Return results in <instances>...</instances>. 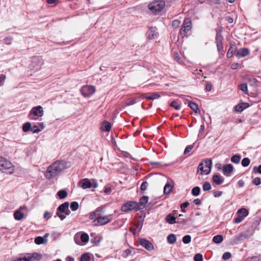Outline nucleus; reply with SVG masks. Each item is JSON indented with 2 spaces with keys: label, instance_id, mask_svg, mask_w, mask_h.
I'll return each instance as SVG.
<instances>
[{
  "label": "nucleus",
  "instance_id": "49530a36",
  "mask_svg": "<svg viewBox=\"0 0 261 261\" xmlns=\"http://www.w3.org/2000/svg\"><path fill=\"white\" fill-rule=\"evenodd\" d=\"M137 102L136 99L135 98H131L128 99V100L125 103L126 106H130L135 104Z\"/></svg>",
  "mask_w": 261,
  "mask_h": 261
},
{
  "label": "nucleus",
  "instance_id": "4d7b16f0",
  "mask_svg": "<svg viewBox=\"0 0 261 261\" xmlns=\"http://www.w3.org/2000/svg\"><path fill=\"white\" fill-rule=\"evenodd\" d=\"M243 217H242V216L238 215V216L234 218V222L236 223H239L241 222L243 220Z\"/></svg>",
  "mask_w": 261,
  "mask_h": 261
},
{
  "label": "nucleus",
  "instance_id": "412c9836",
  "mask_svg": "<svg viewBox=\"0 0 261 261\" xmlns=\"http://www.w3.org/2000/svg\"><path fill=\"white\" fill-rule=\"evenodd\" d=\"M249 104L246 102L242 103L235 107V110L237 112H242L244 109L248 108Z\"/></svg>",
  "mask_w": 261,
  "mask_h": 261
},
{
  "label": "nucleus",
  "instance_id": "a18cd8bd",
  "mask_svg": "<svg viewBox=\"0 0 261 261\" xmlns=\"http://www.w3.org/2000/svg\"><path fill=\"white\" fill-rule=\"evenodd\" d=\"M182 242L184 244H187L191 241V237L190 235H186L182 238Z\"/></svg>",
  "mask_w": 261,
  "mask_h": 261
},
{
  "label": "nucleus",
  "instance_id": "7ed1b4c3",
  "mask_svg": "<svg viewBox=\"0 0 261 261\" xmlns=\"http://www.w3.org/2000/svg\"><path fill=\"white\" fill-rule=\"evenodd\" d=\"M113 216V214H109L106 216L100 215L93 221V225L96 226L106 225L112 220Z\"/></svg>",
  "mask_w": 261,
  "mask_h": 261
},
{
  "label": "nucleus",
  "instance_id": "7c9ffc66",
  "mask_svg": "<svg viewBox=\"0 0 261 261\" xmlns=\"http://www.w3.org/2000/svg\"><path fill=\"white\" fill-rule=\"evenodd\" d=\"M172 190V187L169 184H166L164 188V193L165 194H169Z\"/></svg>",
  "mask_w": 261,
  "mask_h": 261
},
{
  "label": "nucleus",
  "instance_id": "09e8293b",
  "mask_svg": "<svg viewBox=\"0 0 261 261\" xmlns=\"http://www.w3.org/2000/svg\"><path fill=\"white\" fill-rule=\"evenodd\" d=\"M31 130L33 133H38L41 131V129H40L38 125H34L31 127Z\"/></svg>",
  "mask_w": 261,
  "mask_h": 261
},
{
  "label": "nucleus",
  "instance_id": "603ef678",
  "mask_svg": "<svg viewBox=\"0 0 261 261\" xmlns=\"http://www.w3.org/2000/svg\"><path fill=\"white\" fill-rule=\"evenodd\" d=\"M252 184L256 186H258L261 184V179L259 177H255L252 180Z\"/></svg>",
  "mask_w": 261,
  "mask_h": 261
},
{
  "label": "nucleus",
  "instance_id": "37998d69",
  "mask_svg": "<svg viewBox=\"0 0 261 261\" xmlns=\"http://www.w3.org/2000/svg\"><path fill=\"white\" fill-rule=\"evenodd\" d=\"M79 207V203L76 201H73L70 203V208L73 211H76Z\"/></svg>",
  "mask_w": 261,
  "mask_h": 261
},
{
  "label": "nucleus",
  "instance_id": "6e6d98bb",
  "mask_svg": "<svg viewBox=\"0 0 261 261\" xmlns=\"http://www.w3.org/2000/svg\"><path fill=\"white\" fill-rule=\"evenodd\" d=\"M194 147V145H188L186 147L184 151V154H187L190 152Z\"/></svg>",
  "mask_w": 261,
  "mask_h": 261
},
{
  "label": "nucleus",
  "instance_id": "473e14b6",
  "mask_svg": "<svg viewBox=\"0 0 261 261\" xmlns=\"http://www.w3.org/2000/svg\"><path fill=\"white\" fill-rule=\"evenodd\" d=\"M80 239L83 243H86L88 242L89 237L88 234L83 232L81 234L80 236Z\"/></svg>",
  "mask_w": 261,
  "mask_h": 261
},
{
  "label": "nucleus",
  "instance_id": "052dcab7",
  "mask_svg": "<svg viewBox=\"0 0 261 261\" xmlns=\"http://www.w3.org/2000/svg\"><path fill=\"white\" fill-rule=\"evenodd\" d=\"M223 192L219 191H213V194L215 197H219L222 196Z\"/></svg>",
  "mask_w": 261,
  "mask_h": 261
},
{
  "label": "nucleus",
  "instance_id": "bb28decb",
  "mask_svg": "<svg viewBox=\"0 0 261 261\" xmlns=\"http://www.w3.org/2000/svg\"><path fill=\"white\" fill-rule=\"evenodd\" d=\"M59 199H63L67 196V192L65 190H61L59 191L57 194Z\"/></svg>",
  "mask_w": 261,
  "mask_h": 261
},
{
  "label": "nucleus",
  "instance_id": "393cba45",
  "mask_svg": "<svg viewBox=\"0 0 261 261\" xmlns=\"http://www.w3.org/2000/svg\"><path fill=\"white\" fill-rule=\"evenodd\" d=\"M111 124L108 121H104L101 125V129L104 132H109L111 128Z\"/></svg>",
  "mask_w": 261,
  "mask_h": 261
},
{
  "label": "nucleus",
  "instance_id": "9b49d317",
  "mask_svg": "<svg viewBox=\"0 0 261 261\" xmlns=\"http://www.w3.org/2000/svg\"><path fill=\"white\" fill-rule=\"evenodd\" d=\"M95 91V87L92 86H85L81 89V92L85 97H89L93 94Z\"/></svg>",
  "mask_w": 261,
  "mask_h": 261
},
{
  "label": "nucleus",
  "instance_id": "c9c22d12",
  "mask_svg": "<svg viewBox=\"0 0 261 261\" xmlns=\"http://www.w3.org/2000/svg\"><path fill=\"white\" fill-rule=\"evenodd\" d=\"M241 160V156L238 154L233 155L231 158V161L235 164L239 163Z\"/></svg>",
  "mask_w": 261,
  "mask_h": 261
},
{
  "label": "nucleus",
  "instance_id": "0eeeda50",
  "mask_svg": "<svg viewBox=\"0 0 261 261\" xmlns=\"http://www.w3.org/2000/svg\"><path fill=\"white\" fill-rule=\"evenodd\" d=\"M79 185L83 189H86L90 188H96L98 184L95 179H92L91 181L88 178H84L79 182Z\"/></svg>",
  "mask_w": 261,
  "mask_h": 261
},
{
  "label": "nucleus",
  "instance_id": "a878e982",
  "mask_svg": "<svg viewBox=\"0 0 261 261\" xmlns=\"http://www.w3.org/2000/svg\"><path fill=\"white\" fill-rule=\"evenodd\" d=\"M14 217L16 220H21L24 218V215L23 213L17 210L15 212L14 214Z\"/></svg>",
  "mask_w": 261,
  "mask_h": 261
},
{
  "label": "nucleus",
  "instance_id": "338daca9",
  "mask_svg": "<svg viewBox=\"0 0 261 261\" xmlns=\"http://www.w3.org/2000/svg\"><path fill=\"white\" fill-rule=\"evenodd\" d=\"M12 38L7 37L5 39V43L7 44H10L11 43Z\"/></svg>",
  "mask_w": 261,
  "mask_h": 261
},
{
  "label": "nucleus",
  "instance_id": "f03ea898",
  "mask_svg": "<svg viewBox=\"0 0 261 261\" xmlns=\"http://www.w3.org/2000/svg\"><path fill=\"white\" fill-rule=\"evenodd\" d=\"M212 166V162L211 159H206L202 161L198 165V172H200L201 175L208 174Z\"/></svg>",
  "mask_w": 261,
  "mask_h": 261
},
{
  "label": "nucleus",
  "instance_id": "9d476101",
  "mask_svg": "<svg viewBox=\"0 0 261 261\" xmlns=\"http://www.w3.org/2000/svg\"><path fill=\"white\" fill-rule=\"evenodd\" d=\"M191 29V21L189 18L184 20L181 29L180 30V34L182 37L186 36L187 33Z\"/></svg>",
  "mask_w": 261,
  "mask_h": 261
},
{
  "label": "nucleus",
  "instance_id": "423d86ee",
  "mask_svg": "<svg viewBox=\"0 0 261 261\" xmlns=\"http://www.w3.org/2000/svg\"><path fill=\"white\" fill-rule=\"evenodd\" d=\"M165 6L164 1H154L148 5V9L153 13L161 11Z\"/></svg>",
  "mask_w": 261,
  "mask_h": 261
},
{
  "label": "nucleus",
  "instance_id": "c03bdc74",
  "mask_svg": "<svg viewBox=\"0 0 261 261\" xmlns=\"http://www.w3.org/2000/svg\"><path fill=\"white\" fill-rule=\"evenodd\" d=\"M250 159L248 158H245L242 160L241 164L243 167H247L250 164Z\"/></svg>",
  "mask_w": 261,
  "mask_h": 261
},
{
  "label": "nucleus",
  "instance_id": "4468645a",
  "mask_svg": "<svg viewBox=\"0 0 261 261\" xmlns=\"http://www.w3.org/2000/svg\"><path fill=\"white\" fill-rule=\"evenodd\" d=\"M140 243L142 247L148 251L153 249V246L152 243L145 239H140Z\"/></svg>",
  "mask_w": 261,
  "mask_h": 261
},
{
  "label": "nucleus",
  "instance_id": "5701e85b",
  "mask_svg": "<svg viewBox=\"0 0 261 261\" xmlns=\"http://www.w3.org/2000/svg\"><path fill=\"white\" fill-rule=\"evenodd\" d=\"M236 48L234 44H231L230 47L227 53L226 56L227 58H231L233 54L236 52Z\"/></svg>",
  "mask_w": 261,
  "mask_h": 261
},
{
  "label": "nucleus",
  "instance_id": "2eb2a0df",
  "mask_svg": "<svg viewBox=\"0 0 261 261\" xmlns=\"http://www.w3.org/2000/svg\"><path fill=\"white\" fill-rule=\"evenodd\" d=\"M223 37L220 32L217 33L216 37V43L217 44L218 50L221 51L223 50V47L222 44Z\"/></svg>",
  "mask_w": 261,
  "mask_h": 261
},
{
  "label": "nucleus",
  "instance_id": "79ce46f5",
  "mask_svg": "<svg viewBox=\"0 0 261 261\" xmlns=\"http://www.w3.org/2000/svg\"><path fill=\"white\" fill-rule=\"evenodd\" d=\"M212 186L208 181L205 182L202 186V189L204 191H209L211 189Z\"/></svg>",
  "mask_w": 261,
  "mask_h": 261
},
{
  "label": "nucleus",
  "instance_id": "f704fd0d",
  "mask_svg": "<svg viewBox=\"0 0 261 261\" xmlns=\"http://www.w3.org/2000/svg\"><path fill=\"white\" fill-rule=\"evenodd\" d=\"M148 38L149 39H152L155 38V31L152 28H150L149 31L147 33Z\"/></svg>",
  "mask_w": 261,
  "mask_h": 261
},
{
  "label": "nucleus",
  "instance_id": "cd10ccee",
  "mask_svg": "<svg viewBox=\"0 0 261 261\" xmlns=\"http://www.w3.org/2000/svg\"><path fill=\"white\" fill-rule=\"evenodd\" d=\"M176 241V237L174 234H170L167 237V241L170 244H174Z\"/></svg>",
  "mask_w": 261,
  "mask_h": 261
},
{
  "label": "nucleus",
  "instance_id": "f8f14e48",
  "mask_svg": "<svg viewBox=\"0 0 261 261\" xmlns=\"http://www.w3.org/2000/svg\"><path fill=\"white\" fill-rule=\"evenodd\" d=\"M43 64V61L39 57H33L32 60V66L33 69L34 70H38L41 68V66Z\"/></svg>",
  "mask_w": 261,
  "mask_h": 261
},
{
  "label": "nucleus",
  "instance_id": "864d4df0",
  "mask_svg": "<svg viewBox=\"0 0 261 261\" xmlns=\"http://www.w3.org/2000/svg\"><path fill=\"white\" fill-rule=\"evenodd\" d=\"M180 23H181V22L180 20H179L178 19H176V20H174L172 21V25L173 27H174L175 28H177L180 24Z\"/></svg>",
  "mask_w": 261,
  "mask_h": 261
},
{
  "label": "nucleus",
  "instance_id": "0e129e2a",
  "mask_svg": "<svg viewBox=\"0 0 261 261\" xmlns=\"http://www.w3.org/2000/svg\"><path fill=\"white\" fill-rule=\"evenodd\" d=\"M240 65V64H239V63H233L231 64L230 67L232 69H237L239 67Z\"/></svg>",
  "mask_w": 261,
  "mask_h": 261
},
{
  "label": "nucleus",
  "instance_id": "a211bd4d",
  "mask_svg": "<svg viewBox=\"0 0 261 261\" xmlns=\"http://www.w3.org/2000/svg\"><path fill=\"white\" fill-rule=\"evenodd\" d=\"M148 199L149 198L147 196H143L140 199L139 202L138 203L139 210L145 207V205L147 203Z\"/></svg>",
  "mask_w": 261,
  "mask_h": 261
},
{
  "label": "nucleus",
  "instance_id": "f257e3e1",
  "mask_svg": "<svg viewBox=\"0 0 261 261\" xmlns=\"http://www.w3.org/2000/svg\"><path fill=\"white\" fill-rule=\"evenodd\" d=\"M67 163L63 161H57L50 165L47 169L45 176L50 179L58 175L66 168Z\"/></svg>",
  "mask_w": 261,
  "mask_h": 261
},
{
  "label": "nucleus",
  "instance_id": "4be33fe9",
  "mask_svg": "<svg viewBox=\"0 0 261 261\" xmlns=\"http://www.w3.org/2000/svg\"><path fill=\"white\" fill-rule=\"evenodd\" d=\"M243 235L240 234L239 235L234 236L231 240V243L232 245H236L240 243L242 240Z\"/></svg>",
  "mask_w": 261,
  "mask_h": 261
},
{
  "label": "nucleus",
  "instance_id": "dca6fc26",
  "mask_svg": "<svg viewBox=\"0 0 261 261\" xmlns=\"http://www.w3.org/2000/svg\"><path fill=\"white\" fill-rule=\"evenodd\" d=\"M233 167L231 164H226L223 166L222 172L226 176H230L233 170Z\"/></svg>",
  "mask_w": 261,
  "mask_h": 261
},
{
  "label": "nucleus",
  "instance_id": "e2e57ef3",
  "mask_svg": "<svg viewBox=\"0 0 261 261\" xmlns=\"http://www.w3.org/2000/svg\"><path fill=\"white\" fill-rule=\"evenodd\" d=\"M174 59L179 63H181V58L180 55L177 53H174Z\"/></svg>",
  "mask_w": 261,
  "mask_h": 261
},
{
  "label": "nucleus",
  "instance_id": "13d9d810",
  "mask_svg": "<svg viewBox=\"0 0 261 261\" xmlns=\"http://www.w3.org/2000/svg\"><path fill=\"white\" fill-rule=\"evenodd\" d=\"M148 184L147 181H144L141 185L140 189L141 191H145L148 187Z\"/></svg>",
  "mask_w": 261,
  "mask_h": 261
},
{
  "label": "nucleus",
  "instance_id": "e433bc0d",
  "mask_svg": "<svg viewBox=\"0 0 261 261\" xmlns=\"http://www.w3.org/2000/svg\"><path fill=\"white\" fill-rule=\"evenodd\" d=\"M34 242L36 244L40 245L44 244L46 241H45L43 237L39 236L35 239Z\"/></svg>",
  "mask_w": 261,
  "mask_h": 261
},
{
  "label": "nucleus",
  "instance_id": "6ab92c4d",
  "mask_svg": "<svg viewBox=\"0 0 261 261\" xmlns=\"http://www.w3.org/2000/svg\"><path fill=\"white\" fill-rule=\"evenodd\" d=\"M212 180L215 184L220 185L223 183L224 178L220 175L215 174L213 176Z\"/></svg>",
  "mask_w": 261,
  "mask_h": 261
},
{
  "label": "nucleus",
  "instance_id": "6e6552de",
  "mask_svg": "<svg viewBox=\"0 0 261 261\" xmlns=\"http://www.w3.org/2000/svg\"><path fill=\"white\" fill-rule=\"evenodd\" d=\"M69 203L68 202H65L61 204L57 208L56 215L60 218L61 220H63L66 218V215L63 213L65 212L66 210H68L69 207Z\"/></svg>",
  "mask_w": 261,
  "mask_h": 261
},
{
  "label": "nucleus",
  "instance_id": "2f4dec72",
  "mask_svg": "<svg viewBox=\"0 0 261 261\" xmlns=\"http://www.w3.org/2000/svg\"><path fill=\"white\" fill-rule=\"evenodd\" d=\"M239 89H240L244 94L248 93V87L247 84L243 83L239 85Z\"/></svg>",
  "mask_w": 261,
  "mask_h": 261
},
{
  "label": "nucleus",
  "instance_id": "5fc2aeb1",
  "mask_svg": "<svg viewBox=\"0 0 261 261\" xmlns=\"http://www.w3.org/2000/svg\"><path fill=\"white\" fill-rule=\"evenodd\" d=\"M231 256V254L229 252H225L222 255V259L224 260H227L229 259Z\"/></svg>",
  "mask_w": 261,
  "mask_h": 261
},
{
  "label": "nucleus",
  "instance_id": "4c0bfd02",
  "mask_svg": "<svg viewBox=\"0 0 261 261\" xmlns=\"http://www.w3.org/2000/svg\"><path fill=\"white\" fill-rule=\"evenodd\" d=\"M200 192V188L199 187H195L192 190V194L194 196H197Z\"/></svg>",
  "mask_w": 261,
  "mask_h": 261
},
{
  "label": "nucleus",
  "instance_id": "20e7f679",
  "mask_svg": "<svg viewBox=\"0 0 261 261\" xmlns=\"http://www.w3.org/2000/svg\"><path fill=\"white\" fill-rule=\"evenodd\" d=\"M0 170L11 174L13 172L14 168L10 161L0 156Z\"/></svg>",
  "mask_w": 261,
  "mask_h": 261
},
{
  "label": "nucleus",
  "instance_id": "ea45409f",
  "mask_svg": "<svg viewBox=\"0 0 261 261\" xmlns=\"http://www.w3.org/2000/svg\"><path fill=\"white\" fill-rule=\"evenodd\" d=\"M170 106L174 108L176 110H178L180 109V104H179L176 100L172 101L170 104Z\"/></svg>",
  "mask_w": 261,
  "mask_h": 261
},
{
  "label": "nucleus",
  "instance_id": "58836bf2",
  "mask_svg": "<svg viewBox=\"0 0 261 261\" xmlns=\"http://www.w3.org/2000/svg\"><path fill=\"white\" fill-rule=\"evenodd\" d=\"M160 97V95L157 93H152L150 96L146 97L147 100H153L159 98Z\"/></svg>",
  "mask_w": 261,
  "mask_h": 261
},
{
  "label": "nucleus",
  "instance_id": "3c124183",
  "mask_svg": "<svg viewBox=\"0 0 261 261\" xmlns=\"http://www.w3.org/2000/svg\"><path fill=\"white\" fill-rule=\"evenodd\" d=\"M253 173L256 174V173H259L261 174V164L257 166H254L253 168Z\"/></svg>",
  "mask_w": 261,
  "mask_h": 261
},
{
  "label": "nucleus",
  "instance_id": "ddd939ff",
  "mask_svg": "<svg viewBox=\"0 0 261 261\" xmlns=\"http://www.w3.org/2000/svg\"><path fill=\"white\" fill-rule=\"evenodd\" d=\"M26 254L27 256V258H26L27 261H35V260H40L42 257V255L37 252Z\"/></svg>",
  "mask_w": 261,
  "mask_h": 261
},
{
  "label": "nucleus",
  "instance_id": "39448f33",
  "mask_svg": "<svg viewBox=\"0 0 261 261\" xmlns=\"http://www.w3.org/2000/svg\"><path fill=\"white\" fill-rule=\"evenodd\" d=\"M44 113L43 108L40 106L33 107L29 114V117L32 120H37L41 117Z\"/></svg>",
  "mask_w": 261,
  "mask_h": 261
},
{
  "label": "nucleus",
  "instance_id": "a19ab883",
  "mask_svg": "<svg viewBox=\"0 0 261 261\" xmlns=\"http://www.w3.org/2000/svg\"><path fill=\"white\" fill-rule=\"evenodd\" d=\"M91 259L90 255L89 253H84L81 255V261H90Z\"/></svg>",
  "mask_w": 261,
  "mask_h": 261
},
{
  "label": "nucleus",
  "instance_id": "bf43d9fd",
  "mask_svg": "<svg viewBox=\"0 0 261 261\" xmlns=\"http://www.w3.org/2000/svg\"><path fill=\"white\" fill-rule=\"evenodd\" d=\"M6 76L4 74H0V86L4 85Z\"/></svg>",
  "mask_w": 261,
  "mask_h": 261
},
{
  "label": "nucleus",
  "instance_id": "69168bd1",
  "mask_svg": "<svg viewBox=\"0 0 261 261\" xmlns=\"http://www.w3.org/2000/svg\"><path fill=\"white\" fill-rule=\"evenodd\" d=\"M212 85L211 83L207 82L205 85V89L207 91H210L212 90Z\"/></svg>",
  "mask_w": 261,
  "mask_h": 261
},
{
  "label": "nucleus",
  "instance_id": "680f3d73",
  "mask_svg": "<svg viewBox=\"0 0 261 261\" xmlns=\"http://www.w3.org/2000/svg\"><path fill=\"white\" fill-rule=\"evenodd\" d=\"M206 2L210 5L219 4L220 0H206Z\"/></svg>",
  "mask_w": 261,
  "mask_h": 261
},
{
  "label": "nucleus",
  "instance_id": "c756f323",
  "mask_svg": "<svg viewBox=\"0 0 261 261\" xmlns=\"http://www.w3.org/2000/svg\"><path fill=\"white\" fill-rule=\"evenodd\" d=\"M238 214L242 216L244 218L245 217H246L248 215V212L247 209L245 208H241L238 211Z\"/></svg>",
  "mask_w": 261,
  "mask_h": 261
},
{
  "label": "nucleus",
  "instance_id": "72a5a7b5",
  "mask_svg": "<svg viewBox=\"0 0 261 261\" xmlns=\"http://www.w3.org/2000/svg\"><path fill=\"white\" fill-rule=\"evenodd\" d=\"M31 129V124L30 122H25L22 126V130L24 132H28Z\"/></svg>",
  "mask_w": 261,
  "mask_h": 261
},
{
  "label": "nucleus",
  "instance_id": "b1692460",
  "mask_svg": "<svg viewBox=\"0 0 261 261\" xmlns=\"http://www.w3.org/2000/svg\"><path fill=\"white\" fill-rule=\"evenodd\" d=\"M188 106L193 110L196 113H198L200 112V111L198 109V105L194 102L189 101L188 102Z\"/></svg>",
  "mask_w": 261,
  "mask_h": 261
},
{
  "label": "nucleus",
  "instance_id": "aec40b11",
  "mask_svg": "<svg viewBox=\"0 0 261 261\" xmlns=\"http://www.w3.org/2000/svg\"><path fill=\"white\" fill-rule=\"evenodd\" d=\"M175 213H170L166 217V221L170 224H173L176 223V219L177 217L175 216Z\"/></svg>",
  "mask_w": 261,
  "mask_h": 261
},
{
  "label": "nucleus",
  "instance_id": "f3484780",
  "mask_svg": "<svg viewBox=\"0 0 261 261\" xmlns=\"http://www.w3.org/2000/svg\"><path fill=\"white\" fill-rule=\"evenodd\" d=\"M249 53L250 51L248 48H241L237 51L236 56L238 58H240L247 56Z\"/></svg>",
  "mask_w": 261,
  "mask_h": 261
},
{
  "label": "nucleus",
  "instance_id": "1a4fd4ad",
  "mask_svg": "<svg viewBox=\"0 0 261 261\" xmlns=\"http://www.w3.org/2000/svg\"><path fill=\"white\" fill-rule=\"evenodd\" d=\"M133 210H135L136 211L139 210L138 202L135 201H128L123 204L121 206V210L124 212L130 211Z\"/></svg>",
  "mask_w": 261,
  "mask_h": 261
},
{
  "label": "nucleus",
  "instance_id": "8fccbe9b",
  "mask_svg": "<svg viewBox=\"0 0 261 261\" xmlns=\"http://www.w3.org/2000/svg\"><path fill=\"white\" fill-rule=\"evenodd\" d=\"M189 204H190V203L188 201L181 204L180 208L181 209V211L182 212L185 213L186 212L185 208H186L187 207H188L189 205Z\"/></svg>",
  "mask_w": 261,
  "mask_h": 261
},
{
  "label": "nucleus",
  "instance_id": "c85d7f7f",
  "mask_svg": "<svg viewBox=\"0 0 261 261\" xmlns=\"http://www.w3.org/2000/svg\"><path fill=\"white\" fill-rule=\"evenodd\" d=\"M223 240V238L222 235L218 234L214 236L213 238V241L216 244L221 243Z\"/></svg>",
  "mask_w": 261,
  "mask_h": 261
},
{
  "label": "nucleus",
  "instance_id": "774afa93",
  "mask_svg": "<svg viewBox=\"0 0 261 261\" xmlns=\"http://www.w3.org/2000/svg\"><path fill=\"white\" fill-rule=\"evenodd\" d=\"M96 212L97 213H103L105 212V207H99L96 208L95 210Z\"/></svg>",
  "mask_w": 261,
  "mask_h": 261
},
{
  "label": "nucleus",
  "instance_id": "de8ad7c7",
  "mask_svg": "<svg viewBox=\"0 0 261 261\" xmlns=\"http://www.w3.org/2000/svg\"><path fill=\"white\" fill-rule=\"evenodd\" d=\"M194 261H202L203 256L200 253L196 254L194 257Z\"/></svg>",
  "mask_w": 261,
  "mask_h": 261
}]
</instances>
